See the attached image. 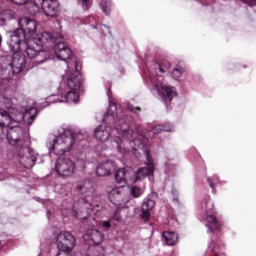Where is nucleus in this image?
I'll list each match as a JSON object with an SVG mask.
<instances>
[{
	"instance_id": "obj_1",
	"label": "nucleus",
	"mask_w": 256,
	"mask_h": 256,
	"mask_svg": "<svg viewBox=\"0 0 256 256\" xmlns=\"http://www.w3.org/2000/svg\"><path fill=\"white\" fill-rule=\"evenodd\" d=\"M20 28L10 34L8 43L10 50L14 53L12 69L15 73H21L23 66L28 59H34V63L39 65L47 61V53L43 51V45L53 47L55 45V35L49 31L39 34L37 31V21L27 16H22L18 20ZM26 55V56H25Z\"/></svg>"
},
{
	"instance_id": "obj_2",
	"label": "nucleus",
	"mask_w": 256,
	"mask_h": 256,
	"mask_svg": "<svg viewBox=\"0 0 256 256\" xmlns=\"http://www.w3.org/2000/svg\"><path fill=\"white\" fill-rule=\"evenodd\" d=\"M37 117V108L30 107L24 111V113L19 112L14 107L6 106L0 108V125L2 127H11V125H20L21 122L24 125H32Z\"/></svg>"
},
{
	"instance_id": "obj_3",
	"label": "nucleus",
	"mask_w": 256,
	"mask_h": 256,
	"mask_svg": "<svg viewBox=\"0 0 256 256\" xmlns=\"http://www.w3.org/2000/svg\"><path fill=\"white\" fill-rule=\"evenodd\" d=\"M112 133L114 135L115 133H118L119 135L114 141H112V147H116L120 153H127V148H123V145L125 146L129 144L134 151H137V149H143L144 147L143 142L137 139L139 134L134 133L133 130L129 129V126L125 123L116 126Z\"/></svg>"
},
{
	"instance_id": "obj_4",
	"label": "nucleus",
	"mask_w": 256,
	"mask_h": 256,
	"mask_svg": "<svg viewBox=\"0 0 256 256\" xmlns=\"http://www.w3.org/2000/svg\"><path fill=\"white\" fill-rule=\"evenodd\" d=\"M75 145V135L71 130H64L58 136H52L48 139L47 148L54 155H65L73 149Z\"/></svg>"
},
{
	"instance_id": "obj_5",
	"label": "nucleus",
	"mask_w": 256,
	"mask_h": 256,
	"mask_svg": "<svg viewBox=\"0 0 256 256\" xmlns=\"http://www.w3.org/2000/svg\"><path fill=\"white\" fill-rule=\"evenodd\" d=\"M15 5H25L30 15H37L40 11L39 3L47 17H55L59 11V1L57 0H10Z\"/></svg>"
},
{
	"instance_id": "obj_6",
	"label": "nucleus",
	"mask_w": 256,
	"mask_h": 256,
	"mask_svg": "<svg viewBox=\"0 0 256 256\" xmlns=\"http://www.w3.org/2000/svg\"><path fill=\"white\" fill-rule=\"evenodd\" d=\"M155 70L158 77L155 75L150 76V83L154 85L153 91H156L162 99H168V101H171L173 97L177 95V90L175 87L167 86V84L163 82V76L159 75V73H165V70H163L159 64H155Z\"/></svg>"
},
{
	"instance_id": "obj_7",
	"label": "nucleus",
	"mask_w": 256,
	"mask_h": 256,
	"mask_svg": "<svg viewBox=\"0 0 256 256\" xmlns=\"http://www.w3.org/2000/svg\"><path fill=\"white\" fill-rule=\"evenodd\" d=\"M7 131V141L9 145L15 147L16 151L25 147V131L23 128L19 127V124H11L10 126H1L0 125V139H3Z\"/></svg>"
},
{
	"instance_id": "obj_8",
	"label": "nucleus",
	"mask_w": 256,
	"mask_h": 256,
	"mask_svg": "<svg viewBox=\"0 0 256 256\" xmlns=\"http://www.w3.org/2000/svg\"><path fill=\"white\" fill-rule=\"evenodd\" d=\"M115 117H117V105L110 102L108 112L103 119L104 122L94 130V137L97 141H107L109 139L111 136V127L107 126L105 123L114 121Z\"/></svg>"
},
{
	"instance_id": "obj_9",
	"label": "nucleus",
	"mask_w": 256,
	"mask_h": 256,
	"mask_svg": "<svg viewBox=\"0 0 256 256\" xmlns=\"http://www.w3.org/2000/svg\"><path fill=\"white\" fill-rule=\"evenodd\" d=\"M63 81L65 82L60 87L68 90V99H71V95H73L71 101H77L83 85L81 75L69 72L63 76Z\"/></svg>"
},
{
	"instance_id": "obj_10",
	"label": "nucleus",
	"mask_w": 256,
	"mask_h": 256,
	"mask_svg": "<svg viewBox=\"0 0 256 256\" xmlns=\"http://www.w3.org/2000/svg\"><path fill=\"white\" fill-rule=\"evenodd\" d=\"M18 161L20 165L26 169H31L37 161V153L26 145L16 150Z\"/></svg>"
},
{
	"instance_id": "obj_11",
	"label": "nucleus",
	"mask_w": 256,
	"mask_h": 256,
	"mask_svg": "<svg viewBox=\"0 0 256 256\" xmlns=\"http://www.w3.org/2000/svg\"><path fill=\"white\" fill-rule=\"evenodd\" d=\"M56 243L58 249L63 253H71L75 249V237L68 231L57 234Z\"/></svg>"
},
{
	"instance_id": "obj_12",
	"label": "nucleus",
	"mask_w": 256,
	"mask_h": 256,
	"mask_svg": "<svg viewBox=\"0 0 256 256\" xmlns=\"http://www.w3.org/2000/svg\"><path fill=\"white\" fill-rule=\"evenodd\" d=\"M146 155V167L139 168L135 173L134 177L131 178V183H137V181H143L145 177H149L153 175L155 171V164L153 163V158H151V154L149 153V150L145 151Z\"/></svg>"
},
{
	"instance_id": "obj_13",
	"label": "nucleus",
	"mask_w": 256,
	"mask_h": 256,
	"mask_svg": "<svg viewBox=\"0 0 256 256\" xmlns=\"http://www.w3.org/2000/svg\"><path fill=\"white\" fill-rule=\"evenodd\" d=\"M57 37H55L54 45L53 46H47L43 45L42 51L48 49V51H53L58 59H61V61H67L68 59H71V55H73V52L71 51V48L63 42H58L57 44Z\"/></svg>"
},
{
	"instance_id": "obj_14",
	"label": "nucleus",
	"mask_w": 256,
	"mask_h": 256,
	"mask_svg": "<svg viewBox=\"0 0 256 256\" xmlns=\"http://www.w3.org/2000/svg\"><path fill=\"white\" fill-rule=\"evenodd\" d=\"M75 162L71 158H59L56 163V171L62 177H71L75 173Z\"/></svg>"
},
{
	"instance_id": "obj_15",
	"label": "nucleus",
	"mask_w": 256,
	"mask_h": 256,
	"mask_svg": "<svg viewBox=\"0 0 256 256\" xmlns=\"http://www.w3.org/2000/svg\"><path fill=\"white\" fill-rule=\"evenodd\" d=\"M105 236L103 233L97 229H88L86 234L84 235V241L89 243V245H101V242Z\"/></svg>"
},
{
	"instance_id": "obj_16",
	"label": "nucleus",
	"mask_w": 256,
	"mask_h": 256,
	"mask_svg": "<svg viewBox=\"0 0 256 256\" xmlns=\"http://www.w3.org/2000/svg\"><path fill=\"white\" fill-rule=\"evenodd\" d=\"M115 163L111 160H105L98 163L96 173L98 177H107L112 171H115Z\"/></svg>"
},
{
	"instance_id": "obj_17",
	"label": "nucleus",
	"mask_w": 256,
	"mask_h": 256,
	"mask_svg": "<svg viewBox=\"0 0 256 256\" xmlns=\"http://www.w3.org/2000/svg\"><path fill=\"white\" fill-rule=\"evenodd\" d=\"M76 190L82 193L88 199H93V193H95V188H93V182L89 180L81 181L77 186Z\"/></svg>"
},
{
	"instance_id": "obj_18",
	"label": "nucleus",
	"mask_w": 256,
	"mask_h": 256,
	"mask_svg": "<svg viewBox=\"0 0 256 256\" xmlns=\"http://www.w3.org/2000/svg\"><path fill=\"white\" fill-rule=\"evenodd\" d=\"M108 197L114 205H123V203L129 201L123 198V187L113 188L111 191H108Z\"/></svg>"
},
{
	"instance_id": "obj_19",
	"label": "nucleus",
	"mask_w": 256,
	"mask_h": 256,
	"mask_svg": "<svg viewBox=\"0 0 256 256\" xmlns=\"http://www.w3.org/2000/svg\"><path fill=\"white\" fill-rule=\"evenodd\" d=\"M154 208L155 200L153 199V196L150 195L147 198H145L142 203V219L147 220L149 217H151V211H153Z\"/></svg>"
},
{
	"instance_id": "obj_20",
	"label": "nucleus",
	"mask_w": 256,
	"mask_h": 256,
	"mask_svg": "<svg viewBox=\"0 0 256 256\" xmlns=\"http://www.w3.org/2000/svg\"><path fill=\"white\" fill-rule=\"evenodd\" d=\"M59 93L62 97V99H57V100H51V97L48 98V103H79V92H78V99L77 100H71L73 99V95H70V98L68 97L69 95V90L63 89V86L60 87Z\"/></svg>"
},
{
	"instance_id": "obj_21",
	"label": "nucleus",
	"mask_w": 256,
	"mask_h": 256,
	"mask_svg": "<svg viewBox=\"0 0 256 256\" xmlns=\"http://www.w3.org/2000/svg\"><path fill=\"white\" fill-rule=\"evenodd\" d=\"M115 179L117 183H127V181H131V178H129V171L125 170V168H120L115 173Z\"/></svg>"
},
{
	"instance_id": "obj_22",
	"label": "nucleus",
	"mask_w": 256,
	"mask_h": 256,
	"mask_svg": "<svg viewBox=\"0 0 256 256\" xmlns=\"http://www.w3.org/2000/svg\"><path fill=\"white\" fill-rule=\"evenodd\" d=\"M163 237L166 241V245L173 246L179 241V237L173 232H164Z\"/></svg>"
},
{
	"instance_id": "obj_23",
	"label": "nucleus",
	"mask_w": 256,
	"mask_h": 256,
	"mask_svg": "<svg viewBox=\"0 0 256 256\" xmlns=\"http://www.w3.org/2000/svg\"><path fill=\"white\" fill-rule=\"evenodd\" d=\"M206 221L209 223L208 227L209 229L213 228L216 231H219V224L217 223V219L213 214H207L206 215Z\"/></svg>"
},
{
	"instance_id": "obj_24",
	"label": "nucleus",
	"mask_w": 256,
	"mask_h": 256,
	"mask_svg": "<svg viewBox=\"0 0 256 256\" xmlns=\"http://www.w3.org/2000/svg\"><path fill=\"white\" fill-rule=\"evenodd\" d=\"M161 131H173V129L171 128V126L169 125H156L153 129H152V133L154 135H159V133H161Z\"/></svg>"
},
{
	"instance_id": "obj_25",
	"label": "nucleus",
	"mask_w": 256,
	"mask_h": 256,
	"mask_svg": "<svg viewBox=\"0 0 256 256\" xmlns=\"http://www.w3.org/2000/svg\"><path fill=\"white\" fill-rule=\"evenodd\" d=\"M100 7L105 15H109L111 13V0H102Z\"/></svg>"
},
{
	"instance_id": "obj_26",
	"label": "nucleus",
	"mask_w": 256,
	"mask_h": 256,
	"mask_svg": "<svg viewBox=\"0 0 256 256\" xmlns=\"http://www.w3.org/2000/svg\"><path fill=\"white\" fill-rule=\"evenodd\" d=\"M6 19H13V12L11 10H5L0 14V25H4Z\"/></svg>"
},
{
	"instance_id": "obj_27",
	"label": "nucleus",
	"mask_w": 256,
	"mask_h": 256,
	"mask_svg": "<svg viewBox=\"0 0 256 256\" xmlns=\"http://www.w3.org/2000/svg\"><path fill=\"white\" fill-rule=\"evenodd\" d=\"M103 255V248L96 246L90 248L88 252V256H102Z\"/></svg>"
},
{
	"instance_id": "obj_28",
	"label": "nucleus",
	"mask_w": 256,
	"mask_h": 256,
	"mask_svg": "<svg viewBox=\"0 0 256 256\" xmlns=\"http://www.w3.org/2000/svg\"><path fill=\"white\" fill-rule=\"evenodd\" d=\"M130 195H133L135 199H139V197H141V195H143V190H141V188H139L137 186H133L130 189Z\"/></svg>"
},
{
	"instance_id": "obj_29",
	"label": "nucleus",
	"mask_w": 256,
	"mask_h": 256,
	"mask_svg": "<svg viewBox=\"0 0 256 256\" xmlns=\"http://www.w3.org/2000/svg\"><path fill=\"white\" fill-rule=\"evenodd\" d=\"M112 221H113V218L109 220H103L100 222L99 226L101 229H104V231H109V229H111Z\"/></svg>"
},
{
	"instance_id": "obj_30",
	"label": "nucleus",
	"mask_w": 256,
	"mask_h": 256,
	"mask_svg": "<svg viewBox=\"0 0 256 256\" xmlns=\"http://www.w3.org/2000/svg\"><path fill=\"white\" fill-rule=\"evenodd\" d=\"M183 73H185L184 68H175L172 72V77H174L175 79H179V78H181Z\"/></svg>"
},
{
	"instance_id": "obj_31",
	"label": "nucleus",
	"mask_w": 256,
	"mask_h": 256,
	"mask_svg": "<svg viewBox=\"0 0 256 256\" xmlns=\"http://www.w3.org/2000/svg\"><path fill=\"white\" fill-rule=\"evenodd\" d=\"M84 11H87L91 7V0H77Z\"/></svg>"
},
{
	"instance_id": "obj_32",
	"label": "nucleus",
	"mask_w": 256,
	"mask_h": 256,
	"mask_svg": "<svg viewBox=\"0 0 256 256\" xmlns=\"http://www.w3.org/2000/svg\"><path fill=\"white\" fill-rule=\"evenodd\" d=\"M217 181H218L217 176H213L212 178H208V182H209V185H210L211 189L215 188V183H217Z\"/></svg>"
},
{
	"instance_id": "obj_33",
	"label": "nucleus",
	"mask_w": 256,
	"mask_h": 256,
	"mask_svg": "<svg viewBox=\"0 0 256 256\" xmlns=\"http://www.w3.org/2000/svg\"><path fill=\"white\" fill-rule=\"evenodd\" d=\"M243 3H246V5H255L256 0H243Z\"/></svg>"
},
{
	"instance_id": "obj_34",
	"label": "nucleus",
	"mask_w": 256,
	"mask_h": 256,
	"mask_svg": "<svg viewBox=\"0 0 256 256\" xmlns=\"http://www.w3.org/2000/svg\"><path fill=\"white\" fill-rule=\"evenodd\" d=\"M81 203H84L86 209H89V205H91V204L89 203V200H81Z\"/></svg>"
},
{
	"instance_id": "obj_35",
	"label": "nucleus",
	"mask_w": 256,
	"mask_h": 256,
	"mask_svg": "<svg viewBox=\"0 0 256 256\" xmlns=\"http://www.w3.org/2000/svg\"><path fill=\"white\" fill-rule=\"evenodd\" d=\"M71 215H72V217H78V216H77V211H76V210H72Z\"/></svg>"
},
{
	"instance_id": "obj_36",
	"label": "nucleus",
	"mask_w": 256,
	"mask_h": 256,
	"mask_svg": "<svg viewBox=\"0 0 256 256\" xmlns=\"http://www.w3.org/2000/svg\"><path fill=\"white\" fill-rule=\"evenodd\" d=\"M1 43H3V37L0 35V46H1Z\"/></svg>"
},
{
	"instance_id": "obj_37",
	"label": "nucleus",
	"mask_w": 256,
	"mask_h": 256,
	"mask_svg": "<svg viewBox=\"0 0 256 256\" xmlns=\"http://www.w3.org/2000/svg\"><path fill=\"white\" fill-rule=\"evenodd\" d=\"M75 69H76V71H78V69H77V63H75Z\"/></svg>"
},
{
	"instance_id": "obj_38",
	"label": "nucleus",
	"mask_w": 256,
	"mask_h": 256,
	"mask_svg": "<svg viewBox=\"0 0 256 256\" xmlns=\"http://www.w3.org/2000/svg\"><path fill=\"white\" fill-rule=\"evenodd\" d=\"M116 221H119V218H116Z\"/></svg>"
},
{
	"instance_id": "obj_39",
	"label": "nucleus",
	"mask_w": 256,
	"mask_h": 256,
	"mask_svg": "<svg viewBox=\"0 0 256 256\" xmlns=\"http://www.w3.org/2000/svg\"><path fill=\"white\" fill-rule=\"evenodd\" d=\"M7 101H8V103L10 102V100H9V99H7Z\"/></svg>"
}]
</instances>
